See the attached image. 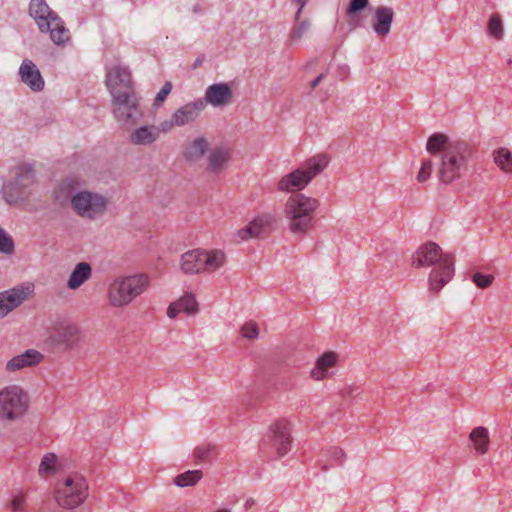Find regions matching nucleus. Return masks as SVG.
I'll return each instance as SVG.
<instances>
[{
  "label": "nucleus",
  "mask_w": 512,
  "mask_h": 512,
  "mask_svg": "<svg viewBox=\"0 0 512 512\" xmlns=\"http://www.w3.org/2000/svg\"><path fill=\"white\" fill-rule=\"evenodd\" d=\"M56 455L54 453H47L42 457L39 465V474L41 476L52 474L56 471Z\"/></svg>",
  "instance_id": "e433bc0d"
},
{
  "label": "nucleus",
  "mask_w": 512,
  "mask_h": 512,
  "mask_svg": "<svg viewBox=\"0 0 512 512\" xmlns=\"http://www.w3.org/2000/svg\"><path fill=\"white\" fill-rule=\"evenodd\" d=\"M149 286L146 274H135L115 279L108 287V301L112 307L120 308L129 305Z\"/></svg>",
  "instance_id": "39448f33"
},
{
  "label": "nucleus",
  "mask_w": 512,
  "mask_h": 512,
  "mask_svg": "<svg viewBox=\"0 0 512 512\" xmlns=\"http://www.w3.org/2000/svg\"><path fill=\"white\" fill-rule=\"evenodd\" d=\"M507 64L512 67V56L507 60Z\"/></svg>",
  "instance_id": "6e6d98bb"
},
{
  "label": "nucleus",
  "mask_w": 512,
  "mask_h": 512,
  "mask_svg": "<svg viewBox=\"0 0 512 512\" xmlns=\"http://www.w3.org/2000/svg\"><path fill=\"white\" fill-rule=\"evenodd\" d=\"M494 162L506 173L512 172V153L505 147L494 151Z\"/></svg>",
  "instance_id": "72a5a7b5"
},
{
  "label": "nucleus",
  "mask_w": 512,
  "mask_h": 512,
  "mask_svg": "<svg viewBox=\"0 0 512 512\" xmlns=\"http://www.w3.org/2000/svg\"><path fill=\"white\" fill-rule=\"evenodd\" d=\"M172 90V83L167 81L163 87L160 89V91L157 93L153 106L159 107L167 98V96L170 94Z\"/></svg>",
  "instance_id": "a18cd8bd"
},
{
  "label": "nucleus",
  "mask_w": 512,
  "mask_h": 512,
  "mask_svg": "<svg viewBox=\"0 0 512 512\" xmlns=\"http://www.w3.org/2000/svg\"><path fill=\"white\" fill-rule=\"evenodd\" d=\"M210 454V449L206 447H197L194 451V455L198 460H207Z\"/></svg>",
  "instance_id": "49530a36"
},
{
  "label": "nucleus",
  "mask_w": 512,
  "mask_h": 512,
  "mask_svg": "<svg viewBox=\"0 0 512 512\" xmlns=\"http://www.w3.org/2000/svg\"><path fill=\"white\" fill-rule=\"evenodd\" d=\"M27 493H19L9 503L10 512H27Z\"/></svg>",
  "instance_id": "4c0bfd02"
},
{
  "label": "nucleus",
  "mask_w": 512,
  "mask_h": 512,
  "mask_svg": "<svg viewBox=\"0 0 512 512\" xmlns=\"http://www.w3.org/2000/svg\"><path fill=\"white\" fill-rule=\"evenodd\" d=\"M159 137V129L155 126H142L131 134V142L136 145H147Z\"/></svg>",
  "instance_id": "cd10ccee"
},
{
  "label": "nucleus",
  "mask_w": 512,
  "mask_h": 512,
  "mask_svg": "<svg viewBox=\"0 0 512 512\" xmlns=\"http://www.w3.org/2000/svg\"><path fill=\"white\" fill-rule=\"evenodd\" d=\"M394 11L388 6H379L375 10L373 29L378 36H387L391 30Z\"/></svg>",
  "instance_id": "aec40b11"
},
{
  "label": "nucleus",
  "mask_w": 512,
  "mask_h": 512,
  "mask_svg": "<svg viewBox=\"0 0 512 512\" xmlns=\"http://www.w3.org/2000/svg\"><path fill=\"white\" fill-rule=\"evenodd\" d=\"M276 223V218L271 213H263L256 216L247 226L238 231L241 240L248 238H257L266 235L272 231Z\"/></svg>",
  "instance_id": "ddd939ff"
},
{
  "label": "nucleus",
  "mask_w": 512,
  "mask_h": 512,
  "mask_svg": "<svg viewBox=\"0 0 512 512\" xmlns=\"http://www.w3.org/2000/svg\"><path fill=\"white\" fill-rule=\"evenodd\" d=\"M451 142L445 134L434 133L428 138L426 149L432 156L439 155L441 157Z\"/></svg>",
  "instance_id": "2f4dec72"
},
{
  "label": "nucleus",
  "mask_w": 512,
  "mask_h": 512,
  "mask_svg": "<svg viewBox=\"0 0 512 512\" xmlns=\"http://www.w3.org/2000/svg\"><path fill=\"white\" fill-rule=\"evenodd\" d=\"M255 504V500L253 498H249L244 503V509L247 511Z\"/></svg>",
  "instance_id": "8fccbe9b"
},
{
  "label": "nucleus",
  "mask_w": 512,
  "mask_h": 512,
  "mask_svg": "<svg viewBox=\"0 0 512 512\" xmlns=\"http://www.w3.org/2000/svg\"><path fill=\"white\" fill-rule=\"evenodd\" d=\"M324 76H325L324 74H320L318 77H316V78H315V79L310 83V87H311L312 89H315V88L319 85V83L323 80Z\"/></svg>",
  "instance_id": "09e8293b"
},
{
  "label": "nucleus",
  "mask_w": 512,
  "mask_h": 512,
  "mask_svg": "<svg viewBox=\"0 0 512 512\" xmlns=\"http://www.w3.org/2000/svg\"><path fill=\"white\" fill-rule=\"evenodd\" d=\"M454 263L452 253H443L441 247L431 241L421 245L412 256L413 267L432 266L428 277V289L434 295H437L453 278Z\"/></svg>",
  "instance_id": "f257e3e1"
},
{
  "label": "nucleus",
  "mask_w": 512,
  "mask_h": 512,
  "mask_svg": "<svg viewBox=\"0 0 512 512\" xmlns=\"http://www.w3.org/2000/svg\"><path fill=\"white\" fill-rule=\"evenodd\" d=\"M29 15L35 20L39 30L47 33L50 22L55 20L57 13L52 11L45 0H31L29 3Z\"/></svg>",
  "instance_id": "dca6fc26"
},
{
  "label": "nucleus",
  "mask_w": 512,
  "mask_h": 512,
  "mask_svg": "<svg viewBox=\"0 0 512 512\" xmlns=\"http://www.w3.org/2000/svg\"><path fill=\"white\" fill-rule=\"evenodd\" d=\"M433 171V162L431 159H425L422 161L421 168L417 173L416 179L419 183L427 181Z\"/></svg>",
  "instance_id": "a19ab883"
},
{
  "label": "nucleus",
  "mask_w": 512,
  "mask_h": 512,
  "mask_svg": "<svg viewBox=\"0 0 512 512\" xmlns=\"http://www.w3.org/2000/svg\"><path fill=\"white\" fill-rule=\"evenodd\" d=\"M198 311V303L193 294H185L179 300L171 303L167 309L169 318L174 319L181 312L194 314Z\"/></svg>",
  "instance_id": "4be33fe9"
},
{
  "label": "nucleus",
  "mask_w": 512,
  "mask_h": 512,
  "mask_svg": "<svg viewBox=\"0 0 512 512\" xmlns=\"http://www.w3.org/2000/svg\"><path fill=\"white\" fill-rule=\"evenodd\" d=\"M487 31L488 34L495 38L496 40H501L503 38V23L501 16L498 13H494L491 15L487 25Z\"/></svg>",
  "instance_id": "c9c22d12"
},
{
  "label": "nucleus",
  "mask_w": 512,
  "mask_h": 512,
  "mask_svg": "<svg viewBox=\"0 0 512 512\" xmlns=\"http://www.w3.org/2000/svg\"><path fill=\"white\" fill-rule=\"evenodd\" d=\"M472 281L478 288L485 289L493 283L494 276L492 274H483L480 272H476L472 276Z\"/></svg>",
  "instance_id": "37998d69"
},
{
  "label": "nucleus",
  "mask_w": 512,
  "mask_h": 512,
  "mask_svg": "<svg viewBox=\"0 0 512 512\" xmlns=\"http://www.w3.org/2000/svg\"><path fill=\"white\" fill-rule=\"evenodd\" d=\"M233 98V91L228 83H215L207 87L204 100L214 107L228 105Z\"/></svg>",
  "instance_id": "f3484780"
},
{
  "label": "nucleus",
  "mask_w": 512,
  "mask_h": 512,
  "mask_svg": "<svg viewBox=\"0 0 512 512\" xmlns=\"http://www.w3.org/2000/svg\"><path fill=\"white\" fill-rule=\"evenodd\" d=\"M310 25V21L307 19L302 20L299 23H295L290 32V39L292 41L301 40L304 34L309 30Z\"/></svg>",
  "instance_id": "ea45409f"
},
{
  "label": "nucleus",
  "mask_w": 512,
  "mask_h": 512,
  "mask_svg": "<svg viewBox=\"0 0 512 512\" xmlns=\"http://www.w3.org/2000/svg\"><path fill=\"white\" fill-rule=\"evenodd\" d=\"M16 184L28 190L35 182V171L31 164H20L16 167Z\"/></svg>",
  "instance_id": "7c9ffc66"
},
{
  "label": "nucleus",
  "mask_w": 512,
  "mask_h": 512,
  "mask_svg": "<svg viewBox=\"0 0 512 512\" xmlns=\"http://www.w3.org/2000/svg\"><path fill=\"white\" fill-rule=\"evenodd\" d=\"M469 438L477 454L484 455L488 452L490 439L487 428L482 426L474 428Z\"/></svg>",
  "instance_id": "bb28decb"
},
{
  "label": "nucleus",
  "mask_w": 512,
  "mask_h": 512,
  "mask_svg": "<svg viewBox=\"0 0 512 512\" xmlns=\"http://www.w3.org/2000/svg\"><path fill=\"white\" fill-rule=\"evenodd\" d=\"M92 274V269L89 263L80 262L78 263L67 282L68 288L75 290L79 288L85 281H87Z\"/></svg>",
  "instance_id": "a878e982"
},
{
  "label": "nucleus",
  "mask_w": 512,
  "mask_h": 512,
  "mask_svg": "<svg viewBox=\"0 0 512 512\" xmlns=\"http://www.w3.org/2000/svg\"><path fill=\"white\" fill-rule=\"evenodd\" d=\"M473 154L472 146L462 140H453L440 157L437 176L440 183L448 185L460 179L467 171Z\"/></svg>",
  "instance_id": "7ed1b4c3"
},
{
  "label": "nucleus",
  "mask_w": 512,
  "mask_h": 512,
  "mask_svg": "<svg viewBox=\"0 0 512 512\" xmlns=\"http://www.w3.org/2000/svg\"><path fill=\"white\" fill-rule=\"evenodd\" d=\"M337 355L332 352H326L319 357L315 363L314 368L310 372V376L314 380H322L328 376V369L336 364Z\"/></svg>",
  "instance_id": "5701e85b"
},
{
  "label": "nucleus",
  "mask_w": 512,
  "mask_h": 512,
  "mask_svg": "<svg viewBox=\"0 0 512 512\" xmlns=\"http://www.w3.org/2000/svg\"><path fill=\"white\" fill-rule=\"evenodd\" d=\"M49 24L50 29L47 32L50 33V38L56 45H63L70 40V32L58 15Z\"/></svg>",
  "instance_id": "c756f323"
},
{
  "label": "nucleus",
  "mask_w": 512,
  "mask_h": 512,
  "mask_svg": "<svg viewBox=\"0 0 512 512\" xmlns=\"http://www.w3.org/2000/svg\"><path fill=\"white\" fill-rule=\"evenodd\" d=\"M326 463L321 466L322 471H328L330 467L342 465L345 462L346 454L339 447H330L326 451Z\"/></svg>",
  "instance_id": "473e14b6"
},
{
  "label": "nucleus",
  "mask_w": 512,
  "mask_h": 512,
  "mask_svg": "<svg viewBox=\"0 0 512 512\" xmlns=\"http://www.w3.org/2000/svg\"><path fill=\"white\" fill-rule=\"evenodd\" d=\"M226 257L221 250H191L181 257V269L185 274L213 273L221 268Z\"/></svg>",
  "instance_id": "423d86ee"
},
{
  "label": "nucleus",
  "mask_w": 512,
  "mask_h": 512,
  "mask_svg": "<svg viewBox=\"0 0 512 512\" xmlns=\"http://www.w3.org/2000/svg\"><path fill=\"white\" fill-rule=\"evenodd\" d=\"M241 334L244 338L256 339L259 335L258 325L253 321L246 322L241 328Z\"/></svg>",
  "instance_id": "c03bdc74"
},
{
  "label": "nucleus",
  "mask_w": 512,
  "mask_h": 512,
  "mask_svg": "<svg viewBox=\"0 0 512 512\" xmlns=\"http://www.w3.org/2000/svg\"><path fill=\"white\" fill-rule=\"evenodd\" d=\"M13 251V239L0 227V252L4 254H11Z\"/></svg>",
  "instance_id": "79ce46f5"
},
{
  "label": "nucleus",
  "mask_w": 512,
  "mask_h": 512,
  "mask_svg": "<svg viewBox=\"0 0 512 512\" xmlns=\"http://www.w3.org/2000/svg\"><path fill=\"white\" fill-rule=\"evenodd\" d=\"M32 292V286H18L0 293V318L19 307Z\"/></svg>",
  "instance_id": "2eb2a0df"
},
{
  "label": "nucleus",
  "mask_w": 512,
  "mask_h": 512,
  "mask_svg": "<svg viewBox=\"0 0 512 512\" xmlns=\"http://www.w3.org/2000/svg\"><path fill=\"white\" fill-rule=\"evenodd\" d=\"M21 81L26 84L32 91L39 92L44 89V79L36 67L29 59L23 60L19 68Z\"/></svg>",
  "instance_id": "a211bd4d"
},
{
  "label": "nucleus",
  "mask_w": 512,
  "mask_h": 512,
  "mask_svg": "<svg viewBox=\"0 0 512 512\" xmlns=\"http://www.w3.org/2000/svg\"><path fill=\"white\" fill-rule=\"evenodd\" d=\"M29 396L19 386L11 385L0 390V419L13 421L25 414Z\"/></svg>",
  "instance_id": "6e6552de"
},
{
  "label": "nucleus",
  "mask_w": 512,
  "mask_h": 512,
  "mask_svg": "<svg viewBox=\"0 0 512 512\" xmlns=\"http://www.w3.org/2000/svg\"><path fill=\"white\" fill-rule=\"evenodd\" d=\"M105 83L110 94L135 91L131 71L126 66L115 65L109 68Z\"/></svg>",
  "instance_id": "f8f14e48"
},
{
  "label": "nucleus",
  "mask_w": 512,
  "mask_h": 512,
  "mask_svg": "<svg viewBox=\"0 0 512 512\" xmlns=\"http://www.w3.org/2000/svg\"><path fill=\"white\" fill-rule=\"evenodd\" d=\"M329 157L326 154H317L307 159L299 168L283 176L277 189L282 192L303 190L317 175L328 166Z\"/></svg>",
  "instance_id": "20e7f679"
},
{
  "label": "nucleus",
  "mask_w": 512,
  "mask_h": 512,
  "mask_svg": "<svg viewBox=\"0 0 512 512\" xmlns=\"http://www.w3.org/2000/svg\"><path fill=\"white\" fill-rule=\"evenodd\" d=\"M369 0H350L346 10V16L350 19L355 18L361 11L367 8Z\"/></svg>",
  "instance_id": "58836bf2"
},
{
  "label": "nucleus",
  "mask_w": 512,
  "mask_h": 512,
  "mask_svg": "<svg viewBox=\"0 0 512 512\" xmlns=\"http://www.w3.org/2000/svg\"><path fill=\"white\" fill-rule=\"evenodd\" d=\"M293 1L299 5L300 10H303V8L305 7V5L307 3V0H293Z\"/></svg>",
  "instance_id": "3c124183"
},
{
  "label": "nucleus",
  "mask_w": 512,
  "mask_h": 512,
  "mask_svg": "<svg viewBox=\"0 0 512 512\" xmlns=\"http://www.w3.org/2000/svg\"><path fill=\"white\" fill-rule=\"evenodd\" d=\"M203 62V58H197L193 64V68H197L198 66H200Z\"/></svg>",
  "instance_id": "864d4df0"
},
{
  "label": "nucleus",
  "mask_w": 512,
  "mask_h": 512,
  "mask_svg": "<svg viewBox=\"0 0 512 512\" xmlns=\"http://www.w3.org/2000/svg\"><path fill=\"white\" fill-rule=\"evenodd\" d=\"M270 431L273 448L280 457L285 456L290 451L292 443L290 423L285 419L278 420L271 426Z\"/></svg>",
  "instance_id": "4468645a"
},
{
  "label": "nucleus",
  "mask_w": 512,
  "mask_h": 512,
  "mask_svg": "<svg viewBox=\"0 0 512 512\" xmlns=\"http://www.w3.org/2000/svg\"><path fill=\"white\" fill-rule=\"evenodd\" d=\"M2 193L5 201L8 204H15L19 201L27 199L29 191L23 189L16 181L4 183L2 186Z\"/></svg>",
  "instance_id": "c85d7f7f"
},
{
  "label": "nucleus",
  "mask_w": 512,
  "mask_h": 512,
  "mask_svg": "<svg viewBox=\"0 0 512 512\" xmlns=\"http://www.w3.org/2000/svg\"><path fill=\"white\" fill-rule=\"evenodd\" d=\"M215 512H231V511L229 509L223 508V509H219V510H217Z\"/></svg>",
  "instance_id": "5fc2aeb1"
},
{
  "label": "nucleus",
  "mask_w": 512,
  "mask_h": 512,
  "mask_svg": "<svg viewBox=\"0 0 512 512\" xmlns=\"http://www.w3.org/2000/svg\"><path fill=\"white\" fill-rule=\"evenodd\" d=\"M203 476L201 470H189L177 475L173 483L178 487L194 486Z\"/></svg>",
  "instance_id": "f704fd0d"
},
{
  "label": "nucleus",
  "mask_w": 512,
  "mask_h": 512,
  "mask_svg": "<svg viewBox=\"0 0 512 512\" xmlns=\"http://www.w3.org/2000/svg\"><path fill=\"white\" fill-rule=\"evenodd\" d=\"M231 156L230 150L225 147L214 148L208 156V171L218 173L223 170Z\"/></svg>",
  "instance_id": "393cba45"
},
{
  "label": "nucleus",
  "mask_w": 512,
  "mask_h": 512,
  "mask_svg": "<svg viewBox=\"0 0 512 512\" xmlns=\"http://www.w3.org/2000/svg\"><path fill=\"white\" fill-rule=\"evenodd\" d=\"M302 13V10H300V7L298 8L296 14H295V23H299L300 21V15Z\"/></svg>",
  "instance_id": "603ef678"
},
{
  "label": "nucleus",
  "mask_w": 512,
  "mask_h": 512,
  "mask_svg": "<svg viewBox=\"0 0 512 512\" xmlns=\"http://www.w3.org/2000/svg\"><path fill=\"white\" fill-rule=\"evenodd\" d=\"M209 143L206 138L199 137L187 145L183 151V157L188 162L200 160L208 151Z\"/></svg>",
  "instance_id": "b1692460"
},
{
  "label": "nucleus",
  "mask_w": 512,
  "mask_h": 512,
  "mask_svg": "<svg viewBox=\"0 0 512 512\" xmlns=\"http://www.w3.org/2000/svg\"><path fill=\"white\" fill-rule=\"evenodd\" d=\"M205 103L202 99H197L187 103L177 109L172 115V124L176 126H184L193 122L204 109Z\"/></svg>",
  "instance_id": "6ab92c4d"
},
{
  "label": "nucleus",
  "mask_w": 512,
  "mask_h": 512,
  "mask_svg": "<svg viewBox=\"0 0 512 512\" xmlns=\"http://www.w3.org/2000/svg\"><path fill=\"white\" fill-rule=\"evenodd\" d=\"M358 391V388L347 386L340 390V396L342 398L355 396V392Z\"/></svg>",
  "instance_id": "de8ad7c7"
},
{
  "label": "nucleus",
  "mask_w": 512,
  "mask_h": 512,
  "mask_svg": "<svg viewBox=\"0 0 512 512\" xmlns=\"http://www.w3.org/2000/svg\"><path fill=\"white\" fill-rule=\"evenodd\" d=\"M80 339L79 328L69 322H57L51 328L48 341L55 349L66 351L74 348Z\"/></svg>",
  "instance_id": "9b49d317"
},
{
  "label": "nucleus",
  "mask_w": 512,
  "mask_h": 512,
  "mask_svg": "<svg viewBox=\"0 0 512 512\" xmlns=\"http://www.w3.org/2000/svg\"><path fill=\"white\" fill-rule=\"evenodd\" d=\"M112 113L118 122L134 125L141 117L140 100L136 91L111 94Z\"/></svg>",
  "instance_id": "1a4fd4ad"
},
{
  "label": "nucleus",
  "mask_w": 512,
  "mask_h": 512,
  "mask_svg": "<svg viewBox=\"0 0 512 512\" xmlns=\"http://www.w3.org/2000/svg\"><path fill=\"white\" fill-rule=\"evenodd\" d=\"M42 359V354L36 350L30 349L24 353L11 358L6 363V370L15 372L26 367L37 365Z\"/></svg>",
  "instance_id": "412c9836"
},
{
  "label": "nucleus",
  "mask_w": 512,
  "mask_h": 512,
  "mask_svg": "<svg viewBox=\"0 0 512 512\" xmlns=\"http://www.w3.org/2000/svg\"><path fill=\"white\" fill-rule=\"evenodd\" d=\"M107 199L97 193L80 191L71 199L74 211L83 218L95 219L102 215L107 208Z\"/></svg>",
  "instance_id": "9d476101"
},
{
  "label": "nucleus",
  "mask_w": 512,
  "mask_h": 512,
  "mask_svg": "<svg viewBox=\"0 0 512 512\" xmlns=\"http://www.w3.org/2000/svg\"><path fill=\"white\" fill-rule=\"evenodd\" d=\"M87 497V481L79 474L68 476L61 484H58L55 494L59 506L66 509H74L80 506Z\"/></svg>",
  "instance_id": "0eeeda50"
},
{
  "label": "nucleus",
  "mask_w": 512,
  "mask_h": 512,
  "mask_svg": "<svg viewBox=\"0 0 512 512\" xmlns=\"http://www.w3.org/2000/svg\"><path fill=\"white\" fill-rule=\"evenodd\" d=\"M319 207L320 201L317 198L303 193L291 195L284 205V217L287 220L288 230L301 238L307 235L316 227L315 213Z\"/></svg>",
  "instance_id": "f03ea898"
}]
</instances>
